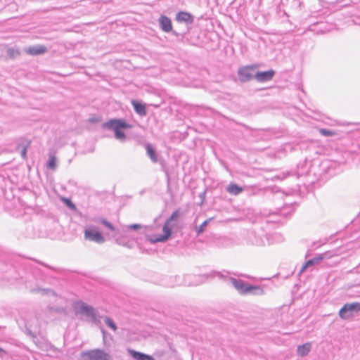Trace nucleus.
I'll use <instances>...</instances> for the list:
<instances>
[{"mask_svg":"<svg viewBox=\"0 0 360 360\" xmlns=\"http://www.w3.org/2000/svg\"><path fill=\"white\" fill-rule=\"evenodd\" d=\"M226 191L233 195H238L243 191V188L235 184H231L226 187Z\"/></svg>","mask_w":360,"mask_h":360,"instance_id":"obj_19","label":"nucleus"},{"mask_svg":"<svg viewBox=\"0 0 360 360\" xmlns=\"http://www.w3.org/2000/svg\"><path fill=\"white\" fill-rule=\"evenodd\" d=\"M360 311V302H355L345 304L339 311V316L342 320H348Z\"/></svg>","mask_w":360,"mask_h":360,"instance_id":"obj_4","label":"nucleus"},{"mask_svg":"<svg viewBox=\"0 0 360 360\" xmlns=\"http://www.w3.org/2000/svg\"><path fill=\"white\" fill-rule=\"evenodd\" d=\"M214 275L217 276L219 278L224 279L228 283L231 284L234 288L241 295L248 294V288L250 287V284L247 283L243 280L236 279L233 277L229 276V273L228 271L224 272H214Z\"/></svg>","mask_w":360,"mask_h":360,"instance_id":"obj_2","label":"nucleus"},{"mask_svg":"<svg viewBox=\"0 0 360 360\" xmlns=\"http://www.w3.org/2000/svg\"><path fill=\"white\" fill-rule=\"evenodd\" d=\"M101 224L103 225H104L105 226L108 227L111 231H114L115 230L114 226L110 222L108 221L105 219H102V223Z\"/></svg>","mask_w":360,"mask_h":360,"instance_id":"obj_27","label":"nucleus"},{"mask_svg":"<svg viewBox=\"0 0 360 360\" xmlns=\"http://www.w3.org/2000/svg\"><path fill=\"white\" fill-rule=\"evenodd\" d=\"M26 152H27V148L24 147L22 150H21L20 155L23 159L26 158Z\"/></svg>","mask_w":360,"mask_h":360,"instance_id":"obj_31","label":"nucleus"},{"mask_svg":"<svg viewBox=\"0 0 360 360\" xmlns=\"http://www.w3.org/2000/svg\"><path fill=\"white\" fill-rule=\"evenodd\" d=\"M74 309L76 314H82L94 323L97 321V318L99 316L98 311L94 307L82 301L75 303Z\"/></svg>","mask_w":360,"mask_h":360,"instance_id":"obj_3","label":"nucleus"},{"mask_svg":"<svg viewBox=\"0 0 360 360\" xmlns=\"http://www.w3.org/2000/svg\"><path fill=\"white\" fill-rule=\"evenodd\" d=\"M311 350V343L307 342L302 345H299L297 349V355L304 357L307 356Z\"/></svg>","mask_w":360,"mask_h":360,"instance_id":"obj_17","label":"nucleus"},{"mask_svg":"<svg viewBox=\"0 0 360 360\" xmlns=\"http://www.w3.org/2000/svg\"><path fill=\"white\" fill-rule=\"evenodd\" d=\"M176 20L179 22H185L187 23H193V15L185 11H180L176 14Z\"/></svg>","mask_w":360,"mask_h":360,"instance_id":"obj_12","label":"nucleus"},{"mask_svg":"<svg viewBox=\"0 0 360 360\" xmlns=\"http://www.w3.org/2000/svg\"><path fill=\"white\" fill-rule=\"evenodd\" d=\"M102 127L105 129L112 130L115 132V137L120 141H124L126 135L121 131L122 129H130L131 127L122 120L112 119L104 122Z\"/></svg>","mask_w":360,"mask_h":360,"instance_id":"obj_1","label":"nucleus"},{"mask_svg":"<svg viewBox=\"0 0 360 360\" xmlns=\"http://www.w3.org/2000/svg\"><path fill=\"white\" fill-rule=\"evenodd\" d=\"M256 65H246L239 68L238 70V80L241 83H245L252 79H255Z\"/></svg>","mask_w":360,"mask_h":360,"instance_id":"obj_6","label":"nucleus"},{"mask_svg":"<svg viewBox=\"0 0 360 360\" xmlns=\"http://www.w3.org/2000/svg\"><path fill=\"white\" fill-rule=\"evenodd\" d=\"M131 104L135 112L140 116H145L147 114L146 108L144 104L136 101H132Z\"/></svg>","mask_w":360,"mask_h":360,"instance_id":"obj_13","label":"nucleus"},{"mask_svg":"<svg viewBox=\"0 0 360 360\" xmlns=\"http://www.w3.org/2000/svg\"><path fill=\"white\" fill-rule=\"evenodd\" d=\"M84 238L86 240L94 241L98 244H101L105 241L104 237L102 234L100 232L95 231V227L94 226L85 229Z\"/></svg>","mask_w":360,"mask_h":360,"instance_id":"obj_7","label":"nucleus"},{"mask_svg":"<svg viewBox=\"0 0 360 360\" xmlns=\"http://www.w3.org/2000/svg\"><path fill=\"white\" fill-rule=\"evenodd\" d=\"M127 228L131 230H137L141 228V225L138 224H133L127 226Z\"/></svg>","mask_w":360,"mask_h":360,"instance_id":"obj_29","label":"nucleus"},{"mask_svg":"<svg viewBox=\"0 0 360 360\" xmlns=\"http://www.w3.org/2000/svg\"><path fill=\"white\" fill-rule=\"evenodd\" d=\"M65 202L66 205L72 210H76L75 205L70 200V199H65Z\"/></svg>","mask_w":360,"mask_h":360,"instance_id":"obj_28","label":"nucleus"},{"mask_svg":"<svg viewBox=\"0 0 360 360\" xmlns=\"http://www.w3.org/2000/svg\"><path fill=\"white\" fill-rule=\"evenodd\" d=\"M6 351L4 350L2 348H0V356L3 357L4 354H6Z\"/></svg>","mask_w":360,"mask_h":360,"instance_id":"obj_33","label":"nucleus"},{"mask_svg":"<svg viewBox=\"0 0 360 360\" xmlns=\"http://www.w3.org/2000/svg\"><path fill=\"white\" fill-rule=\"evenodd\" d=\"M159 23H160V26L161 27V29L165 32H169L170 31H172V22H171V20L165 16V15H161L160 18H159Z\"/></svg>","mask_w":360,"mask_h":360,"instance_id":"obj_11","label":"nucleus"},{"mask_svg":"<svg viewBox=\"0 0 360 360\" xmlns=\"http://www.w3.org/2000/svg\"><path fill=\"white\" fill-rule=\"evenodd\" d=\"M248 289V294L253 295H262L264 293L263 288L259 285H250Z\"/></svg>","mask_w":360,"mask_h":360,"instance_id":"obj_18","label":"nucleus"},{"mask_svg":"<svg viewBox=\"0 0 360 360\" xmlns=\"http://www.w3.org/2000/svg\"><path fill=\"white\" fill-rule=\"evenodd\" d=\"M7 55L11 58H15L16 56L19 55V51L13 48H9L7 50Z\"/></svg>","mask_w":360,"mask_h":360,"instance_id":"obj_26","label":"nucleus"},{"mask_svg":"<svg viewBox=\"0 0 360 360\" xmlns=\"http://www.w3.org/2000/svg\"><path fill=\"white\" fill-rule=\"evenodd\" d=\"M323 259L322 255H319L311 259H309L302 267L300 272H303L307 267L319 264Z\"/></svg>","mask_w":360,"mask_h":360,"instance_id":"obj_14","label":"nucleus"},{"mask_svg":"<svg viewBox=\"0 0 360 360\" xmlns=\"http://www.w3.org/2000/svg\"><path fill=\"white\" fill-rule=\"evenodd\" d=\"M104 321L105 323V324L110 327L112 330H113L114 331H115L117 330V326H116V324L113 322V321L109 318V317H105L104 319Z\"/></svg>","mask_w":360,"mask_h":360,"instance_id":"obj_23","label":"nucleus"},{"mask_svg":"<svg viewBox=\"0 0 360 360\" xmlns=\"http://www.w3.org/2000/svg\"><path fill=\"white\" fill-rule=\"evenodd\" d=\"M47 167H48V168H49L52 170L56 169V168L57 167L56 158L53 155H49V161L47 162Z\"/></svg>","mask_w":360,"mask_h":360,"instance_id":"obj_21","label":"nucleus"},{"mask_svg":"<svg viewBox=\"0 0 360 360\" xmlns=\"http://www.w3.org/2000/svg\"><path fill=\"white\" fill-rule=\"evenodd\" d=\"M180 216V210H176L172 215L166 220L167 224H171L172 221H176Z\"/></svg>","mask_w":360,"mask_h":360,"instance_id":"obj_22","label":"nucleus"},{"mask_svg":"<svg viewBox=\"0 0 360 360\" xmlns=\"http://www.w3.org/2000/svg\"><path fill=\"white\" fill-rule=\"evenodd\" d=\"M25 51L30 55L37 56L46 53L47 51V49L44 46L37 45L27 48Z\"/></svg>","mask_w":360,"mask_h":360,"instance_id":"obj_10","label":"nucleus"},{"mask_svg":"<svg viewBox=\"0 0 360 360\" xmlns=\"http://www.w3.org/2000/svg\"><path fill=\"white\" fill-rule=\"evenodd\" d=\"M102 219H104V218L98 217V218L93 219L92 221L96 222V223L101 224L102 223Z\"/></svg>","mask_w":360,"mask_h":360,"instance_id":"obj_32","label":"nucleus"},{"mask_svg":"<svg viewBox=\"0 0 360 360\" xmlns=\"http://www.w3.org/2000/svg\"><path fill=\"white\" fill-rule=\"evenodd\" d=\"M116 242L118 245L127 247L129 249L133 248L134 247L135 243L132 240L125 241L124 238H119L116 240Z\"/></svg>","mask_w":360,"mask_h":360,"instance_id":"obj_20","label":"nucleus"},{"mask_svg":"<svg viewBox=\"0 0 360 360\" xmlns=\"http://www.w3.org/2000/svg\"><path fill=\"white\" fill-rule=\"evenodd\" d=\"M162 231L164 232L163 235L155 236L150 239V242L152 243H155L158 242H166L170 237L172 234V227L170 224H167V221L165 222L163 225Z\"/></svg>","mask_w":360,"mask_h":360,"instance_id":"obj_8","label":"nucleus"},{"mask_svg":"<svg viewBox=\"0 0 360 360\" xmlns=\"http://www.w3.org/2000/svg\"><path fill=\"white\" fill-rule=\"evenodd\" d=\"M36 291L35 290H32V292ZM37 291L41 292L43 293H48L51 292L52 290L49 288H39Z\"/></svg>","mask_w":360,"mask_h":360,"instance_id":"obj_30","label":"nucleus"},{"mask_svg":"<svg viewBox=\"0 0 360 360\" xmlns=\"http://www.w3.org/2000/svg\"><path fill=\"white\" fill-rule=\"evenodd\" d=\"M280 214H281V215H285V214H286V213L284 212V210H281V211H280Z\"/></svg>","mask_w":360,"mask_h":360,"instance_id":"obj_34","label":"nucleus"},{"mask_svg":"<svg viewBox=\"0 0 360 360\" xmlns=\"http://www.w3.org/2000/svg\"><path fill=\"white\" fill-rule=\"evenodd\" d=\"M319 132L321 135L324 136H332L335 134L333 131L328 129H321L319 130Z\"/></svg>","mask_w":360,"mask_h":360,"instance_id":"obj_25","label":"nucleus"},{"mask_svg":"<svg viewBox=\"0 0 360 360\" xmlns=\"http://www.w3.org/2000/svg\"><path fill=\"white\" fill-rule=\"evenodd\" d=\"M145 148H146V150L147 155L150 158L151 161L153 163H157L158 161V155L156 153L155 150L152 146V145L150 143H148L146 144Z\"/></svg>","mask_w":360,"mask_h":360,"instance_id":"obj_16","label":"nucleus"},{"mask_svg":"<svg viewBox=\"0 0 360 360\" xmlns=\"http://www.w3.org/2000/svg\"><path fill=\"white\" fill-rule=\"evenodd\" d=\"M209 221H210V219L205 220L199 226L195 227V231H196L198 235H200L205 231V226L207 225Z\"/></svg>","mask_w":360,"mask_h":360,"instance_id":"obj_24","label":"nucleus"},{"mask_svg":"<svg viewBox=\"0 0 360 360\" xmlns=\"http://www.w3.org/2000/svg\"><path fill=\"white\" fill-rule=\"evenodd\" d=\"M129 353L136 360H155L150 355L136 352L133 349H129Z\"/></svg>","mask_w":360,"mask_h":360,"instance_id":"obj_15","label":"nucleus"},{"mask_svg":"<svg viewBox=\"0 0 360 360\" xmlns=\"http://www.w3.org/2000/svg\"><path fill=\"white\" fill-rule=\"evenodd\" d=\"M275 75V71L269 70L268 71L260 72L256 70L255 79L259 82H266L271 81Z\"/></svg>","mask_w":360,"mask_h":360,"instance_id":"obj_9","label":"nucleus"},{"mask_svg":"<svg viewBox=\"0 0 360 360\" xmlns=\"http://www.w3.org/2000/svg\"><path fill=\"white\" fill-rule=\"evenodd\" d=\"M84 360H112L110 354L101 349L84 351L81 353Z\"/></svg>","mask_w":360,"mask_h":360,"instance_id":"obj_5","label":"nucleus"}]
</instances>
